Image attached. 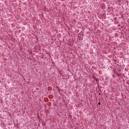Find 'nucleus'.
Instances as JSON below:
<instances>
[{
	"mask_svg": "<svg viewBox=\"0 0 129 129\" xmlns=\"http://www.w3.org/2000/svg\"><path fill=\"white\" fill-rule=\"evenodd\" d=\"M98 104H100V102H99V103H98Z\"/></svg>",
	"mask_w": 129,
	"mask_h": 129,
	"instance_id": "nucleus-1",
	"label": "nucleus"
}]
</instances>
